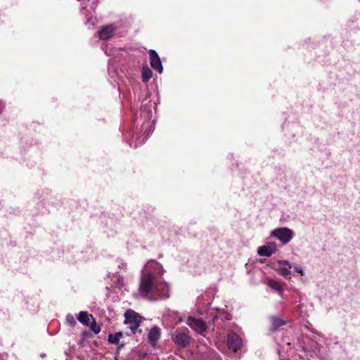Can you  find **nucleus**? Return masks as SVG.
<instances>
[{
    "label": "nucleus",
    "instance_id": "nucleus-4",
    "mask_svg": "<svg viewBox=\"0 0 360 360\" xmlns=\"http://www.w3.org/2000/svg\"><path fill=\"white\" fill-rule=\"evenodd\" d=\"M124 317L125 320L124 323L125 325L128 326V328L131 330V333H127V335L129 336L135 334L143 319L138 313L131 309L125 312Z\"/></svg>",
    "mask_w": 360,
    "mask_h": 360
},
{
    "label": "nucleus",
    "instance_id": "nucleus-7",
    "mask_svg": "<svg viewBox=\"0 0 360 360\" xmlns=\"http://www.w3.org/2000/svg\"><path fill=\"white\" fill-rule=\"evenodd\" d=\"M148 53L150 56V64L152 68L156 70L158 73H162L163 71V67L158 53L155 50L150 49L149 50Z\"/></svg>",
    "mask_w": 360,
    "mask_h": 360
},
{
    "label": "nucleus",
    "instance_id": "nucleus-16",
    "mask_svg": "<svg viewBox=\"0 0 360 360\" xmlns=\"http://www.w3.org/2000/svg\"><path fill=\"white\" fill-rule=\"evenodd\" d=\"M123 337V334L122 332H117L115 334H109L108 337V340L110 343L112 344H117L120 340Z\"/></svg>",
    "mask_w": 360,
    "mask_h": 360
},
{
    "label": "nucleus",
    "instance_id": "nucleus-19",
    "mask_svg": "<svg viewBox=\"0 0 360 360\" xmlns=\"http://www.w3.org/2000/svg\"><path fill=\"white\" fill-rule=\"evenodd\" d=\"M88 326H89L90 329L95 333V334H98L100 333L101 331V328L100 326H98L95 320L94 319L91 323H90V325H89Z\"/></svg>",
    "mask_w": 360,
    "mask_h": 360
},
{
    "label": "nucleus",
    "instance_id": "nucleus-18",
    "mask_svg": "<svg viewBox=\"0 0 360 360\" xmlns=\"http://www.w3.org/2000/svg\"><path fill=\"white\" fill-rule=\"evenodd\" d=\"M290 269V268H288V266H278L277 270L279 271L281 276H283L285 278H290V276L292 274Z\"/></svg>",
    "mask_w": 360,
    "mask_h": 360
},
{
    "label": "nucleus",
    "instance_id": "nucleus-3",
    "mask_svg": "<svg viewBox=\"0 0 360 360\" xmlns=\"http://www.w3.org/2000/svg\"><path fill=\"white\" fill-rule=\"evenodd\" d=\"M151 108V104L148 105V104L146 103L144 105H142L141 108L140 116L143 119L141 131H144L141 136L136 138L135 148L144 143L149 134L152 133L153 130V123L150 122L153 115Z\"/></svg>",
    "mask_w": 360,
    "mask_h": 360
},
{
    "label": "nucleus",
    "instance_id": "nucleus-25",
    "mask_svg": "<svg viewBox=\"0 0 360 360\" xmlns=\"http://www.w3.org/2000/svg\"><path fill=\"white\" fill-rule=\"evenodd\" d=\"M105 54H106V55H108V56H110V55H112L111 51H108V49H107V46H106V47H105Z\"/></svg>",
    "mask_w": 360,
    "mask_h": 360
},
{
    "label": "nucleus",
    "instance_id": "nucleus-21",
    "mask_svg": "<svg viewBox=\"0 0 360 360\" xmlns=\"http://www.w3.org/2000/svg\"><path fill=\"white\" fill-rule=\"evenodd\" d=\"M276 264L277 266H288V268L293 267V264L290 263L288 260H278Z\"/></svg>",
    "mask_w": 360,
    "mask_h": 360
},
{
    "label": "nucleus",
    "instance_id": "nucleus-15",
    "mask_svg": "<svg viewBox=\"0 0 360 360\" xmlns=\"http://www.w3.org/2000/svg\"><path fill=\"white\" fill-rule=\"evenodd\" d=\"M267 285L269 288L277 291L281 297H283V285L279 281L274 279H269Z\"/></svg>",
    "mask_w": 360,
    "mask_h": 360
},
{
    "label": "nucleus",
    "instance_id": "nucleus-27",
    "mask_svg": "<svg viewBox=\"0 0 360 360\" xmlns=\"http://www.w3.org/2000/svg\"><path fill=\"white\" fill-rule=\"evenodd\" d=\"M41 356V357H44L45 356V354H42Z\"/></svg>",
    "mask_w": 360,
    "mask_h": 360
},
{
    "label": "nucleus",
    "instance_id": "nucleus-17",
    "mask_svg": "<svg viewBox=\"0 0 360 360\" xmlns=\"http://www.w3.org/2000/svg\"><path fill=\"white\" fill-rule=\"evenodd\" d=\"M153 72L148 66H144L142 69V80L147 82L152 77Z\"/></svg>",
    "mask_w": 360,
    "mask_h": 360
},
{
    "label": "nucleus",
    "instance_id": "nucleus-8",
    "mask_svg": "<svg viewBox=\"0 0 360 360\" xmlns=\"http://www.w3.org/2000/svg\"><path fill=\"white\" fill-rule=\"evenodd\" d=\"M227 345L229 349L237 351L240 349L243 345L242 339L235 333H230L227 338Z\"/></svg>",
    "mask_w": 360,
    "mask_h": 360
},
{
    "label": "nucleus",
    "instance_id": "nucleus-6",
    "mask_svg": "<svg viewBox=\"0 0 360 360\" xmlns=\"http://www.w3.org/2000/svg\"><path fill=\"white\" fill-rule=\"evenodd\" d=\"M186 324L196 333L202 334L207 330V325L201 319L188 316Z\"/></svg>",
    "mask_w": 360,
    "mask_h": 360
},
{
    "label": "nucleus",
    "instance_id": "nucleus-11",
    "mask_svg": "<svg viewBox=\"0 0 360 360\" xmlns=\"http://www.w3.org/2000/svg\"><path fill=\"white\" fill-rule=\"evenodd\" d=\"M161 330L158 326H153L148 333V340L151 346L155 347L160 338Z\"/></svg>",
    "mask_w": 360,
    "mask_h": 360
},
{
    "label": "nucleus",
    "instance_id": "nucleus-9",
    "mask_svg": "<svg viewBox=\"0 0 360 360\" xmlns=\"http://www.w3.org/2000/svg\"><path fill=\"white\" fill-rule=\"evenodd\" d=\"M115 30V24L106 25L99 30L98 37L101 40H108L114 36Z\"/></svg>",
    "mask_w": 360,
    "mask_h": 360
},
{
    "label": "nucleus",
    "instance_id": "nucleus-23",
    "mask_svg": "<svg viewBox=\"0 0 360 360\" xmlns=\"http://www.w3.org/2000/svg\"><path fill=\"white\" fill-rule=\"evenodd\" d=\"M127 263L123 261H120L118 264V267L122 269H127Z\"/></svg>",
    "mask_w": 360,
    "mask_h": 360
},
{
    "label": "nucleus",
    "instance_id": "nucleus-10",
    "mask_svg": "<svg viewBox=\"0 0 360 360\" xmlns=\"http://www.w3.org/2000/svg\"><path fill=\"white\" fill-rule=\"evenodd\" d=\"M277 250V246L275 243H270L266 245L259 247L257 249V254L262 257H270Z\"/></svg>",
    "mask_w": 360,
    "mask_h": 360
},
{
    "label": "nucleus",
    "instance_id": "nucleus-13",
    "mask_svg": "<svg viewBox=\"0 0 360 360\" xmlns=\"http://www.w3.org/2000/svg\"><path fill=\"white\" fill-rule=\"evenodd\" d=\"M270 320L271 326L270 330L271 331H276L280 328V327L286 324V321L278 316H271Z\"/></svg>",
    "mask_w": 360,
    "mask_h": 360
},
{
    "label": "nucleus",
    "instance_id": "nucleus-1",
    "mask_svg": "<svg viewBox=\"0 0 360 360\" xmlns=\"http://www.w3.org/2000/svg\"><path fill=\"white\" fill-rule=\"evenodd\" d=\"M164 270L162 266L155 260H150L141 271L139 291L143 295L157 294L159 299L169 297V287L162 281Z\"/></svg>",
    "mask_w": 360,
    "mask_h": 360
},
{
    "label": "nucleus",
    "instance_id": "nucleus-24",
    "mask_svg": "<svg viewBox=\"0 0 360 360\" xmlns=\"http://www.w3.org/2000/svg\"><path fill=\"white\" fill-rule=\"evenodd\" d=\"M4 109V103L0 100V115L2 113Z\"/></svg>",
    "mask_w": 360,
    "mask_h": 360
},
{
    "label": "nucleus",
    "instance_id": "nucleus-20",
    "mask_svg": "<svg viewBox=\"0 0 360 360\" xmlns=\"http://www.w3.org/2000/svg\"><path fill=\"white\" fill-rule=\"evenodd\" d=\"M65 319L67 323L70 326H75L77 323L75 317L70 314L66 315Z\"/></svg>",
    "mask_w": 360,
    "mask_h": 360
},
{
    "label": "nucleus",
    "instance_id": "nucleus-12",
    "mask_svg": "<svg viewBox=\"0 0 360 360\" xmlns=\"http://www.w3.org/2000/svg\"><path fill=\"white\" fill-rule=\"evenodd\" d=\"M190 337L186 333H178L173 338L174 342L180 347H186L190 343Z\"/></svg>",
    "mask_w": 360,
    "mask_h": 360
},
{
    "label": "nucleus",
    "instance_id": "nucleus-2",
    "mask_svg": "<svg viewBox=\"0 0 360 360\" xmlns=\"http://www.w3.org/2000/svg\"><path fill=\"white\" fill-rule=\"evenodd\" d=\"M295 351L300 359L305 360H323L327 356L324 347L307 337L298 338Z\"/></svg>",
    "mask_w": 360,
    "mask_h": 360
},
{
    "label": "nucleus",
    "instance_id": "nucleus-26",
    "mask_svg": "<svg viewBox=\"0 0 360 360\" xmlns=\"http://www.w3.org/2000/svg\"><path fill=\"white\" fill-rule=\"evenodd\" d=\"M201 298L200 297H198V302H199L200 301Z\"/></svg>",
    "mask_w": 360,
    "mask_h": 360
},
{
    "label": "nucleus",
    "instance_id": "nucleus-5",
    "mask_svg": "<svg viewBox=\"0 0 360 360\" xmlns=\"http://www.w3.org/2000/svg\"><path fill=\"white\" fill-rule=\"evenodd\" d=\"M271 236L278 239L283 244H287L292 239L294 233L289 228L282 227L274 229L271 232Z\"/></svg>",
    "mask_w": 360,
    "mask_h": 360
},
{
    "label": "nucleus",
    "instance_id": "nucleus-14",
    "mask_svg": "<svg viewBox=\"0 0 360 360\" xmlns=\"http://www.w3.org/2000/svg\"><path fill=\"white\" fill-rule=\"evenodd\" d=\"M77 320L84 326H87L94 320V317L86 311H81L77 316Z\"/></svg>",
    "mask_w": 360,
    "mask_h": 360
},
{
    "label": "nucleus",
    "instance_id": "nucleus-22",
    "mask_svg": "<svg viewBox=\"0 0 360 360\" xmlns=\"http://www.w3.org/2000/svg\"><path fill=\"white\" fill-rule=\"evenodd\" d=\"M294 270L300 274L301 276H304L305 272H304V270L303 269V268L302 266H296V265H294L293 264V267Z\"/></svg>",
    "mask_w": 360,
    "mask_h": 360
}]
</instances>
